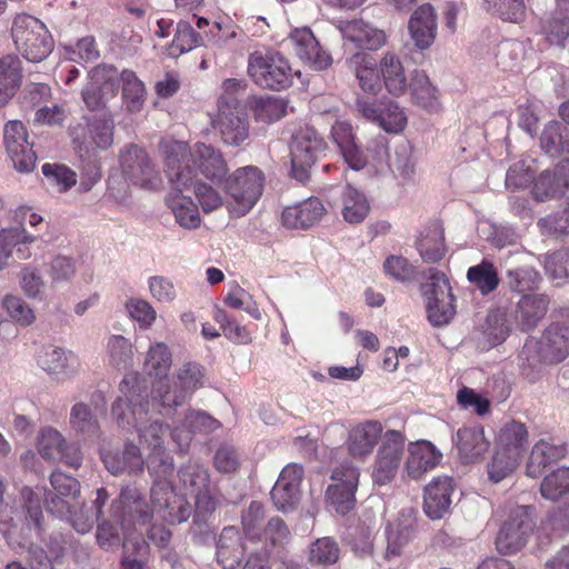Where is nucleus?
<instances>
[{
	"label": "nucleus",
	"mask_w": 569,
	"mask_h": 569,
	"mask_svg": "<svg viewBox=\"0 0 569 569\" xmlns=\"http://www.w3.org/2000/svg\"><path fill=\"white\" fill-rule=\"evenodd\" d=\"M120 392L112 403L111 413L122 429H136L140 443L150 450L147 465L153 478L173 475V459L163 448L168 426L152 419V411L144 407L141 385L137 375H130L120 382Z\"/></svg>",
	"instance_id": "nucleus-1"
},
{
	"label": "nucleus",
	"mask_w": 569,
	"mask_h": 569,
	"mask_svg": "<svg viewBox=\"0 0 569 569\" xmlns=\"http://www.w3.org/2000/svg\"><path fill=\"white\" fill-rule=\"evenodd\" d=\"M166 173L177 190H189L201 174L204 179L223 184L229 167L223 153L211 144L197 142L192 148L183 141L163 144Z\"/></svg>",
	"instance_id": "nucleus-2"
},
{
	"label": "nucleus",
	"mask_w": 569,
	"mask_h": 569,
	"mask_svg": "<svg viewBox=\"0 0 569 569\" xmlns=\"http://www.w3.org/2000/svg\"><path fill=\"white\" fill-rule=\"evenodd\" d=\"M108 499V491L104 488H99L94 499L97 518H100L96 538L98 545L104 550H111L120 546V529L124 535H128L132 528L146 526L150 522L149 506L144 502L138 489L123 488L119 497L111 502L108 516H106L103 507Z\"/></svg>",
	"instance_id": "nucleus-3"
},
{
	"label": "nucleus",
	"mask_w": 569,
	"mask_h": 569,
	"mask_svg": "<svg viewBox=\"0 0 569 569\" xmlns=\"http://www.w3.org/2000/svg\"><path fill=\"white\" fill-rule=\"evenodd\" d=\"M569 357V327L552 323L539 339H527L519 352L521 375L536 382L542 375V366L557 365Z\"/></svg>",
	"instance_id": "nucleus-4"
},
{
	"label": "nucleus",
	"mask_w": 569,
	"mask_h": 569,
	"mask_svg": "<svg viewBox=\"0 0 569 569\" xmlns=\"http://www.w3.org/2000/svg\"><path fill=\"white\" fill-rule=\"evenodd\" d=\"M7 483L0 476V532L8 546H24L40 530V497L30 487L20 491V507L3 509Z\"/></svg>",
	"instance_id": "nucleus-5"
},
{
	"label": "nucleus",
	"mask_w": 569,
	"mask_h": 569,
	"mask_svg": "<svg viewBox=\"0 0 569 569\" xmlns=\"http://www.w3.org/2000/svg\"><path fill=\"white\" fill-rule=\"evenodd\" d=\"M358 84L371 94L379 93L385 86L392 97L403 96L408 90V78L400 57L387 51L378 64L372 56L358 52Z\"/></svg>",
	"instance_id": "nucleus-6"
},
{
	"label": "nucleus",
	"mask_w": 569,
	"mask_h": 569,
	"mask_svg": "<svg viewBox=\"0 0 569 569\" xmlns=\"http://www.w3.org/2000/svg\"><path fill=\"white\" fill-rule=\"evenodd\" d=\"M266 176L256 166H244L229 173L223 190L230 198L231 211L238 216L248 213L262 196Z\"/></svg>",
	"instance_id": "nucleus-7"
},
{
	"label": "nucleus",
	"mask_w": 569,
	"mask_h": 569,
	"mask_svg": "<svg viewBox=\"0 0 569 569\" xmlns=\"http://www.w3.org/2000/svg\"><path fill=\"white\" fill-rule=\"evenodd\" d=\"M248 74L257 86L277 91L289 88L293 78L288 59L271 49H257L249 54Z\"/></svg>",
	"instance_id": "nucleus-8"
},
{
	"label": "nucleus",
	"mask_w": 569,
	"mask_h": 569,
	"mask_svg": "<svg viewBox=\"0 0 569 569\" xmlns=\"http://www.w3.org/2000/svg\"><path fill=\"white\" fill-rule=\"evenodd\" d=\"M11 36L16 49L30 62L44 60L53 49L52 37L44 23L30 14L14 18Z\"/></svg>",
	"instance_id": "nucleus-9"
},
{
	"label": "nucleus",
	"mask_w": 569,
	"mask_h": 569,
	"mask_svg": "<svg viewBox=\"0 0 569 569\" xmlns=\"http://www.w3.org/2000/svg\"><path fill=\"white\" fill-rule=\"evenodd\" d=\"M212 126L228 146L238 147L249 137L248 114L236 97L219 98L218 112Z\"/></svg>",
	"instance_id": "nucleus-10"
},
{
	"label": "nucleus",
	"mask_w": 569,
	"mask_h": 569,
	"mask_svg": "<svg viewBox=\"0 0 569 569\" xmlns=\"http://www.w3.org/2000/svg\"><path fill=\"white\" fill-rule=\"evenodd\" d=\"M421 290L427 300L429 321L435 327L447 325L456 313L451 287L445 273L429 269V279L422 283Z\"/></svg>",
	"instance_id": "nucleus-11"
},
{
	"label": "nucleus",
	"mask_w": 569,
	"mask_h": 569,
	"mask_svg": "<svg viewBox=\"0 0 569 569\" xmlns=\"http://www.w3.org/2000/svg\"><path fill=\"white\" fill-rule=\"evenodd\" d=\"M533 528V508L530 506L513 507L496 538L498 551L505 555L517 552L527 543Z\"/></svg>",
	"instance_id": "nucleus-12"
},
{
	"label": "nucleus",
	"mask_w": 569,
	"mask_h": 569,
	"mask_svg": "<svg viewBox=\"0 0 569 569\" xmlns=\"http://www.w3.org/2000/svg\"><path fill=\"white\" fill-rule=\"evenodd\" d=\"M170 477L154 478L150 490L152 508H149L150 519L153 513L170 525L181 523L189 519L191 507L181 496H178L170 485Z\"/></svg>",
	"instance_id": "nucleus-13"
},
{
	"label": "nucleus",
	"mask_w": 569,
	"mask_h": 569,
	"mask_svg": "<svg viewBox=\"0 0 569 569\" xmlns=\"http://www.w3.org/2000/svg\"><path fill=\"white\" fill-rule=\"evenodd\" d=\"M119 91V74L112 66H97L89 72V81L81 96L88 109L107 110Z\"/></svg>",
	"instance_id": "nucleus-14"
},
{
	"label": "nucleus",
	"mask_w": 569,
	"mask_h": 569,
	"mask_svg": "<svg viewBox=\"0 0 569 569\" xmlns=\"http://www.w3.org/2000/svg\"><path fill=\"white\" fill-rule=\"evenodd\" d=\"M405 450V438L397 430H388L382 438L376 461L372 466L371 478L375 485L390 483L399 469Z\"/></svg>",
	"instance_id": "nucleus-15"
},
{
	"label": "nucleus",
	"mask_w": 569,
	"mask_h": 569,
	"mask_svg": "<svg viewBox=\"0 0 569 569\" xmlns=\"http://www.w3.org/2000/svg\"><path fill=\"white\" fill-rule=\"evenodd\" d=\"M120 167L124 177L141 188L156 189L161 182L159 170L149 154L137 144H129L121 151Z\"/></svg>",
	"instance_id": "nucleus-16"
},
{
	"label": "nucleus",
	"mask_w": 569,
	"mask_h": 569,
	"mask_svg": "<svg viewBox=\"0 0 569 569\" xmlns=\"http://www.w3.org/2000/svg\"><path fill=\"white\" fill-rule=\"evenodd\" d=\"M358 112L388 133H400L408 122L405 110L386 96L381 99H358Z\"/></svg>",
	"instance_id": "nucleus-17"
},
{
	"label": "nucleus",
	"mask_w": 569,
	"mask_h": 569,
	"mask_svg": "<svg viewBox=\"0 0 569 569\" xmlns=\"http://www.w3.org/2000/svg\"><path fill=\"white\" fill-rule=\"evenodd\" d=\"M326 143L313 128H302L296 132L290 147L292 172L299 180L307 177V170L325 150Z\"/></svg>",
	"instance_id": "nucleus-18"
},
{
	"label": "nucleus",
	"mask_w": 569,
	"mask_h": 569,
	"mask_svg": "<svg viewBox=\"0 0 569 569\" xmlns=\"http://www.w3.org/2000/svg\"><path fill=\"white\" fill-rule=\"evenodd\" d=\"M36 446L39 455L47 461H61L72 468L81 466L80 449L69 445L63 435L53 427L47 426L39 430Z\"/></svg>",
	"instance_id": "nucleus-19"
},
{
	"label": "nucleus",
	"mask_w": 569,
	"mask_h": 569,
	"mask_svg": "<svg viewBox=\"0 0 569 569\" xmlns=\"http://www.w3.org/2000/svg\"><path fill=\"white\" fill-rule=\"evenodd\" d=\"M3 143L16 170L30 172L34 169L37 157L28 140L27 129L21 121L11 120L6 123Z\"/></svg>",
	"instance_id": "nucleus-20"
},
{
	"label": "nucleus",
	"mask_w": 569,
	"mask_h": 569,
	"mask_svg": "<svg viewBox=\"0 0 569 569\" xmlns=\"http://www.w3.org/2000/svg\"><path fill=\"white\" fill-rule=\"evenodd\" d=\"M331 479L333 483L326 490L328 506L345 517L356 506V469L351 466H340L332 471Z\"/></svg>",
	"instance_id": "nucleus-21"
},
{
	"label": "nucleus",
	"mask_w": 569,
	"mask_h": 569,
	"mask_svg": "<svg viewBox=\"0 0 569 569\" xmlns=\"http://www.w3.org/2000/svg\"><path fill=\"white\" fill-rule=\"evenodd\" d=\"M38 366L59 382L72 379L80 370L78 356L66 348L47 345L37 353Z\"/></svg>",
	"instance_id": "nucleus-22"
},
{
	"label": "nucleus",
	"mask_w": 569,
	"mask_h": 569,
	"mask_svg": "<svg viewBox=\"0 0 569 569\" xmlns=\"http://www.w3.org/2000/svg\"><path fill=\"white\" fill-rule=\"evenodd\" d=\"M141 391L143 392L142 389ZM142 401L146 408L166 418L174 417L178 408L188 402L172 378L156 380L152 383L150 395L142 393Z\"/></svg>",
	"instance_id": "nucleus-23"
},
{
	"label": "nucleus",
	"mask_w": 569,
	"mask_h": 569,
	"mask_svg": "<svg viewBox=\"0 0 569 569\" xmlns=\"http://www.w3.org/2000/svg\"><path fill=\"white\" fill-rule=\"evenodd\" d=\"M302 478L303 468L300 465L289 463L282 469L270 492L272 502L278 510L287 512L296 509L301 497Z\"/></svg>",
	"instance_id": "nucleus-24"
},
{
	"label": "nucleus",
	"mask_w": 569,
	"mask_h": 569,
	"mask_svg": "<svg viewBox=\"0 0 569 569\" xmlns=\"http://www.w3.org/2000/svg\"><path fill=\"white\" fill-rule=\"evenodd\" d=\"M289 41L297 57L315 70L328 68L332 59L319 44L309 28H300L291 31Z\"/></svg>",
	"instance_id": "nucleus-25"
},
{
	"label": "nucleus",
	"mask_w": 569,
	"mask_h": 569,
	"mask_svg": "<svg viewBox=\"0 0 569 569\" xmlns=\"http://www.w3.org/2000/svg\"><path fill=\"white\" fill-rule=\"evenodd\" d=\"M455 492V481L451 477H436L425 488L423 510L432 519L443 518L450 510L451 497Z\"/></svg>",
	"instance_id": "nucleus-26"
},
{
	"label": "nucleus",
	"mask_w": 569,
	"mask_h": 569,
	"mask_svg": "<svg viewBox=\"0 0 569 569\" xmlns=\"http://www.w3.org/2000/svg\"><path fill=\"white\" fill-rule=\"evenodd\" d=\"M511 317L502 309L488 312L483 323L476 332L477 346L481 350H490L501 345L510 335Z\"/></svg>",
	"instance_id": "nucleus-27"
},
{
	"label": "nucleus",
	"mask_w": 569,
	"mask_h": 569,
	"mask_svg": "<svg viewBox=\"0 0 569 569\" xmlns=\"http://www.w3.org/2000/svg\"><path fill=\"white\" fill-rule=\"evenodd\" d=\"M219 427V422L203 411L189 409L182 420H174L171 430V438L184 451L196 432H209Z\"/></svg>",
	"instance_id": "nucleus-28"
},
{
	"label": "nucleus",
	"mask_w": 569,
	"mask_h": 569,
	"mask_svg": "<svg viewBox=\"0 0 569 569\" xmlns=\"http://www.w3.org/2000/svg\"><path fill=\"white\" fill-rule=\"evenodd\" d=\"M408 30L416 48L419 50L430 48L438 30L435 8L429 3L419 6L409 19Z\"/></svg>",
	"instance_id": "nucleus-29"
},
{
	"label": "nucleus",
	"mask_w": 569,
	"mask_h": 569,
	"mask_svg": "<svg viewBox=\"0 0 569 569\" xmlns=\"http://www.w3.org/2000/svg\"><path fill=\"white\" fill-rule=\"evenodd\" d=\"M569 188V160L546 169L533 182L532 194L539 201L562 196Z\"/></svg>",
	"instance_id": "nucleus-30"
},
{
	"label": "nucleus",
	"mask_w": 569,
	"mask_h": 569,
	"mask_svg": "<svg viewBox=\"0 0 569 569\" xmlns=\"http://www.w3.org/2000/svg\"><path fill=\"white\" fill-rule=\"evenodd\" d=\"M37 238L21 226L0 229V270L8 266L14 254L20 260L29 259L32 254L29 244Z\"/></svg>",
	"instance_id": "nucleus-31"
},
{
	"label": "nucleus",
	"mask_w": 569,
	"mask_h": 569,
	"mask_svg": "<svg viewBox=\"0 0 569 569\" xmlns=\"http://www.w3.org/2000/svg\"><path fill=\"white\" fill-rule=\"evenodd\" d=\"M550 305L547 293L522 295L517 302L516 320L522 331L535 329L545 318Z\"/></svg>",
	"instance_id": "nucleus-32"
},
{
	"label": "nucleus",
	"mask_w": 569,
	"mask_h": 569,
	"mask_svg": "<svg viewBox=\"0 0 569 569\" xmlns=\"http://www.w3.org/2000/svg\"><path fill=\"white\" fill-rule=\"evenodd\" d=\"M452 440L465 463L477 461L489 449V441L486 439L481 426L462 427L458 429Z\"/></svg>",
	"instance_id": "nucleus-33"
},
{
	"label": "nucleus",
	"mask_w": 569,
	"mask_h": 569,
	"mask_svg": "<svg viewBox=\"0 0 569 569\" xmlns=\"http://www.w3.org/2000/svg\"><path fill=\"white\" fill-rule=\"evenodd\" d=\"M323 203L318 198H309L297 206L287 207L282 211V222L292 229H308L325 214Z\"/></svg>",
	"instance_id": "nucleus-34"
},
{
	"label": "nucleus",
	"mask_w": 569,
	"mask_h": 569,
	"mask_svg": "<svg viewBox=\"0 0 569 569\" xmlns=\"http://www.w3.org/2000/svg\"><path fill=\"white\" fill-rule=\"evenodd\" d=\"M217 561L223 569H236L244 555L242 536L236 527L222 529L217 541Z\"/></svg>",
	"instance_id": "nucleus-35"
},
{
	"label": "nucleus",
	"mask_w": 569,
	"mask_h": 569,
	"mask_svg": "<svg viewBox=\"0 0 569 569\" xmlns=\"http://www.w3.org/2000/svg\"><path fill=\"white\" fill-rule=\"evenodd\" d=\"M442 455L429 441H420L410 447L406 468L409 477L417 479L428 470L433 469L441 460Z\"/></svg>",
	"instance_id": "nucleus-36"
},
{
	"label": "nucleus",
	"mask_w": 569,
	"mask_h": 569,
	"mask_svg": "<svg viewBox=\"0 0 569 569\" xmlns=\"http://www.w3.org/2000/svg\"><path fill=\"white\" fill-rule=\"evenodd\" d=\"M71 431L83 440H96L100 435V423L90 405L78 401L70 408Z\"/></svg>",
	"instance_id": "nucleus-37"
},
{
	"label": "nucleus",
	"mask_w": 569,
	"mask_h": 569,
	"mask_svg": "<svg viewBox=\"0 0 569 569\" xmlns=\"http://www.w3.org/2000/svg\"><path fill=\"white\" fill-rule=\"evenodd\" d=\"M567 453L563 445H553L546 440L538 441L531 449L526 473L530 478H538L551 463L562 459Z\"/></svg>",
	"instance_id": "nucleus-38"
},
{
	"label": "nucleus",
	"mask_w": 569,
	"mask_h": 569,
	"mask_svg": "<svg viewBox=\"0 0 569 569\" xmlns=\"http://www.w3.org/2000/svg\"><path fill=\"white\" fill-rule=\"evenodd\" d=\"M417 249L426 263H436L445 257V234L439 222H431L423 229L417 240Z\"/></svg>",
	"instance_id": "nucleus-39"
},
{
	"label": "nucleus",
	"mask_w": 569,
	"mask_h": 569,
	"mask_svg": "<svg viewBox=\"0 0 569 569\" xmlns=\"http://www.w3.org/2000/svg\"><path fill=\"white\" fill-rule=\"evenodd\" d=\"M22 82V66L14 54L0 58V106H4L19 90Z\"/></svg>",
	"instance_id": "nucleus-40"
},
{
	"label": "nucleus",
	"mask_w": 569,
	"mask_h": 569,
	"mask_svg": "<svg viewBox=\"0 0 569 569\" xmlns=\"http://www.w3.org/2000/svg\"><path fill=\"white\" fill-rule=\"evenodd\" d=\"M528 445V431L523 423L518 421H509L500 429L497 440L496 448L501 451L521 459Z\"/></svg>",
	"instance_id": "nucleus-41"
},
{
	"label": "nucleus",
	"mask_w": 569,
	"mask_h": 569,
	"mask_svg": "<svg viewBox=\"0 0 569 569\" xmlns=\"http://www.w3.org/2000/svg\"><path fill=\"white\" fill-rule=\"evenodd\" d=\"M408 89L415 104L430 112L439 108L437 89L432 86L428 74L423 70H413Z\"/></svg>",
	"instance_id": "nucleus-42"
},
{
	"label": "nucleus",
	"mask_w": 569,
	"mask_h": 569,
	"mask_svg": "<svg viewBox=\"0 0 569 569\" xmlns=\"http://www.w3.org/2000/svg\"><path fill=\"white\" fill-rule=\"evenodd\" d=\"M173 193L167 198V203L171 209L177 223L184 229H194L200 226L201 219L198 206L193 200L183 196V190H177L173 186Z\"/></svg>",
	"instance_id": "nucleus-43"
},
{
	"label": "nucleus",
	"mask_w": 569,
	"mask_h": 569,
	"mask_svg": "<svg viewBox=\"0 0 569 569\" xmlns=\"http://www.w3.org/2000/svg\"><path fill=\"white\" fill-rule=\"evenodd\" d=\"M103 462L112 475H120L126 471L130 473L141 471L144 463L140 449L133 443H127L122 452L103 455Z\"/></svg>",
	"instance_id": "nucleus-44"
},
{
	"label": "nucleus",
	"mask_w": 569,
	"mask_h": 569,
	"mask_svg": "<svg viewBox=\"0 0 569 569\" xmlns=\"http://www.w3.org/2000/svg\"><path fill=\"white\" fill-rule=\"evenodd\" d=\"M122 82V106L127 112L139 113L146 101V87L131 70H123L119 76Z\"/></svg>",
	"instance_id": "nucleus-45"
},
{
	"label": "nucleus",
	"mask_w": 569,
	"mask_h": 569,
	"mask_svg": "<svg viewBox=\"0 0 569 569\" xmlns=\"http://www.w3.org/2000/svg\"><path fill=\"white\" fill-rule=\"evenodd\" d=\"M387 549L386 558L392 560L403 555L406 548L413 539V527L410 520H397L386 528Z\"/></svg>",
	"instance_id": "nucleus-46"
},
{
	"label": "nucleus",
	"mask_w": 569,
	"mask_h": 569,
	"mask_svg": "<svg viewBox=\"0 0 569 569\" xmlns=\"http://www.w3.org/2000/svg\"><path fill=\"white\" fill-rule=\"evenodd\" d=\"M172 380L178 385L181 389V393L189 401L197 390L204 387L206 369L198 362L188 361L176 370Z\"/></svg>",
	"instance_id": "nucleus-47"
},
{
	"label": "nucleus",
	"mask_w": 569,
	"mask_h": 569,
	"mask_svg": "<svg viewBox=\"0 0 569 569\" xmlns=\"http://www.w3.org/2000/svg\"><path fill=\"white\" fill-rule=\"evenodd\" d=\"M194 496V516L192 522L193 536H199L204 540L211 537V531L207 523V518L216 510L217 503L213 499L210 487L198 490Z\"/></svg>",
	"instance_id": "nucleus-48"
},
{
	"label": "nucleus",
	"mask_w": 569,
	"mask_h": 569,
	"mask_svg": "<svg viewBox=\"0 0 569 569\" xmlns=\"http://www.w3.org/2000/svg\"><path fill=\"white\" fill-rule=\"evenodd\" d=\"M540 147L550 157L569 156V132L560 122L549 121L541 132Z\"/></svg>",
	"instance_id": "nucleus-49"
},
{
	"label": "nucleus",
	"mask_w": 569,
	"mask_h": 569,
	"mask_svg": "<svg viewBox=\"0 0 569 569\" xmlns=\"http://www.w3.org/2000/svg\"><path fill=\"white\" fill-rule=\"evenodd\" d=\"M290 530L280 517H272L260 532L259 541L263 542V551L272 555L278 552L290 540Z\"/></svg>",
	"instance_id": "nucleus-50"
},
{
	"label": "nucleus",
	"mask_w": 569,
	"mask_h": 569,
	"mask_svg": "<svg viewBox=\"0 0 569 569\" xmlns=\"http://www.w3.org/2000/svg\"><path fill=\"white\" fill-rule=\"evenodd\" d=\"M389 167V150L387 140L380 137L368 148L366 153L358 152V171L366 169L368 174H376Z\"/></svg>",
	"instance_id": "nucleus-51"
},
{
	"label": "nucleus",
	"mask_w": 569,
	"mask_h": 569,
	"mask_svg": "<svg viewBox=\"0 0 569 569\" xmlns=\"http://www.w3.org/2000/svg\"><path fill=\"white\" fill-rule=\"evenodd\" d=\"M467 279L482 295L493 292L500 282L497 268L487 259H483L480 263L470 267L467 271Z\"/></svg>",
	"instance_id": "nucleus-52"
},
{
	"label": "nucleus",
	"mask_w": 569,
	"mask_h": 569,
	"mask_svg": "<svg viewBox=\"0 0 569 569\" xmlns=\"http://www.w3.org/2000/svg\"><path fill=\"white\" fill-rule=\"evenodd\" d=\"M172 365V356L163 342L150 345L144 359V370L149 376L158 379L167 378Z\"/></svg>",
	"instance_id": "nucleus-53"
},
{
	"label": "nucleus",
	"mask_w": 569,
	"mask_h": 569,
	"mask_svg": "<svg viewBox=\"0 0 569 569\" xmlns=\"http://www.w3.org/2000/svg\"><path fill=\"white\" fill-rule=\"evenodd\" d=\"M149 558V545L141 536L126 537L121 566L123 569H146Z\"/></svg>",
	"instance_id": "nucleus-54"
},
{
	"label": "nucleus",
	"mask_w": 569,
	"mask_h": 569,
	"mask_svg": "<svg viewBox=\"0 0 569 569\" xmlns=\"http://www.w3.org/2000/svg\"><path fill=\"white\" fill-rule=\"evenodd\" d=\"M542 282V277L533 267L511 268L506 272L508 288L518 293L537 290Z\"/></svg>",
	"instance_id": "nucleus-55"
},
{
	"label": "nucleus",
	"mask_w": 569,
	"mask_h": 569,
	"mask_svg": "<svg viewBox=\"0 0 569 569\" xmlns=\"http://www.w3.org/2000/svg\"><path fill=\"white\" fill-rule=\"evenodd\" d=\"M542 498L558 501L569 493V467H560L546 475L540 483Z\"/></svg>",
	"instance_id": "nucleus-56"
},
{
	"label": "nucleus",
	"mask_w": 569,
	"mask_h": 569,
	"mask_svg": "<svg viewBox=\"0 0 569 569\" xmlns=\"http://www.w3.org/2000/svg\"><path fill=\"white\" fill-rule=\"evenodd\" d=\"M331 134L349 169L356 170V143L352 124L343 120L336 121Z\"/></svg>",
	"instance_id": "nucleus-57"
},
{
	"label": "nucleus",
	"mask_w": 569,
	"mask_h": 569,
	"mask_svg": "<svg viewBox=\"0 0 569 569\" xmlns=\"http://www.w3.org/2000/svg\"><path fill=\"white\" fill-rule=\"evenodd\" d=\"M44 526H43V512L41 511L40 530L38 533H33L29 541L24 546H9L12 550L28 551V563L31 569H54L52 560L48 557L44 549L38 545L37 541H43Z\"/></svg>",
	"instance_id": "nucleus-58"
},
{
	"label": "nucleus",
	"mask_w": 569,
	"mask_h": 569,
	"mask_svg": "<svg viewBox=\"0 0 569 569\" xmlns=\"http://www.w3.org/2000/svg\"><path fill=\"white\" fill-rule=\"evenodd\" d=\"M48 276L52 290L68 286L77 273V262L68 256H56L48 264Z\"/></svg>",
	"instance_id": "nucleus-59"
},
{
	"label": "nucleus",
	"mask_w": 569,
	"mask_h": 569,
	"mask_svg": "<svg viewBox=\"0 0 569 569\" xmlns=\"http://www.w3.org/2000/svg\"><path fill=\"white\" fill-rule=\"evenodd\" d=\"M488 12L498 16L503 21L519 23L526 19L525 0H483Z\"/></svg>",
	"instance_id": "nucleus-60"
},
{
	"label": "nucleus",
	"mask_w": 569,
	"mask_h": 569,
	"mask_svg": "<svg viewBox=\"0 0 569 569\" xmlns=\"http://www.w3.org/2000/svg\"><path fill=\"white\" fill-rule=\"evenodd\" d=\"M18 277L21 290L28 298L39 301L46 299V280L39 268L26 264Z\"/></svg>",
	"instance_id": "nucleus-61"
},
{
	"label": "nucleus",
	"mask_w": 569,
	"mask_h": 569,
	"mask_svg": "<svg viewBox=\"0 0 569 569\" xmlns=\"http://www.w3.org/2000/svg\"><path fill=\"white\" fill-rule=\"evenodd\" d=\"M202 37L189 21L181 20L176 26L173 40L171 42V54H182L201 46Z\"/></svg>",
	"instance_id": "nucleus-62"
},
{
	"label": "nucleus",
	"mask_w": 569,
	"mask_h": 569,
	"mask_svg": "<svg viewBox=\"0 0 569 569\" xmlns=\"http://www.w3.org/2000/svg\"><path fill=\"white\" fill-rule=\"evenodd\" d=\"M338 543L330 537L319 538L309 547V562L315 566L328 567L339 559Z\"/></svg>",
	"instance_id": "nucleus-63"
},
{
	"label": "nucleus",
	"mask_w": 569,
	"mask_h": 569,
	"mask_svg": "<svg viewBox=\"0 0 569 569\" xmlns=\"http://www.w3.org/2000/svg\"><path fill=\"white\" fill-rule=\"evenodd\" d=\"M91 143L99 149H108L113 142V114L107 110L102 118H94L88 124Z\"/></svg>",
	"instance_id": "nucleus-64"
}]
</instances>
